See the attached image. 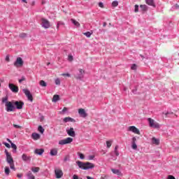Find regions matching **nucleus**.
<instances>
[{"instance_id":"bf43d9fd","label":"nucleus","mask_w":179,"mask_h":179,"mask_svg":"<svg viewBox=\"0 0 179 179\" xmlns=\"http://www.w3.org/2000/svg\"><path fill=\"white\" fill-rule=\"evenodd\" d=\"M6 61H7L8 62H9L10 59H9V56H6Z\"/></svg>"},{"instance_id":"4be33fe9","label":"nucleus","mask_w":179,"mask_h":179,"mask_svg":"<svg viewBox=\"0 0 179 179\" xmlns=\"http://www.w3.org/2000/svg\"><path fill=\"white\" fill-rule=\"evenodd\" d=\"M27 177L28 179H36V177L34 176V175H33V173L30 171H28V173H27Z\"/></svg>"},{"instance_id":"c756f323","label":"nucleus","mask_w":179,"mask_h":179,"mask_svg":"<svg viewBox=\"0 0 179 179\" xmlns=\"http://www.w3.org/2000/svg\"><path fill=\"white\" fill-rule=\"evenodd\" d=\"M111 145H113V140L106 141V148H108V149H110V148H111Z\"/></svg>"},{"instance_id":"f03ea898","label":"nucleus","mask_w":179,"mask_h":179,"mask_svg":"<svg viewBox=\"0 0 179 179\" xmlns=\"http://www.w3.org/2000/svg\"><path fill=\"white\" fill-rule=\"evenodd\" d=\"M78 169L81 170H92V169H94V164L91 162H83L80 161L76 162Z\"/></svg>"},{"instance_id":"774afa93","label":"nucleus","mask_w":179,"mask_h":179,"mask_svg":"<svg viewBox=\"0 0 179 179\" xmlns=\"http://www.w3.org/2000/svg\"><path fill=\"white\" fill-rule=\"evenodd\" d=\"M103 26V27H106V26H107V24L106 22H104Z\"/></svg>"},{"instance_id":"a18cd8bd","label":"nucleus","mask_w":179,"mask_h":179,"mask_svg":"<svg viewBox=\"0 0 179 179\" xmlns=\"http://www.w3.org/2000/svg\"><path fill=\"white\" fill-rule=\"evenodd\" d=\"M95 156L94 155H90L87 157V160H93L94 159Z\"/></svg>"},{"instance_id":"cd10ccee","label":"nucleus","mask_w":179,"mask_h":179,"mask_svg":"<svg viewBox=\"0 0 179 179\" xmlns=\"http://www.w3.org/2000/svg\"><path fill=\"white\" fill-rule=\"evenodd\" d=\"M4 172H5L6 176H9V174L10 173V169H9V166L5 167Z\"/></svg>"},{"instance_id":"864d4df0","label":"nucleus","mask_w":179,"mask_h":179,"mask_svg":"<svg viewBox=\"0 0 179 179\" xmlns=\"http://www.w3.org/2000/svg\"><path fill=\"white\" fill-rule=\"evenodd\" d=\"M99 8H104V4H103L102 2H99Z\"/></svg>"},{"instance_id":"0e129e2a","label":"nucleus","mask_w":179,"mask_h":179,"mask_svg":"<svg viewBox=\"0 0 179 179\" xmlns=\"http://www.w3.org/2000/svg\"><path fill=\"white\" fill-rule=\"evenodd\" d=\"M86 178H87V179H94V178H92V177H90V176H87Z\"/></svg>"},{"instance_id":"5fc2aeb1","label":"nucleus","mask_w":179,"mask_h":179,"mask_svg":"<svg viewBox=\"0 0 179 179\" xmlns=\"http://www.w3.org/2000/svg\"><path fill=\"white\" fill-rule=\"evenodd\" d=\"M114 153H115L116 157L120 156V152H118V150L114 151Z\"/></svg>"},{"instance_id":"603ef678","label":"nucleus","mask_w":179,"mask_h":179,"mask_svg":"<svg viewBox=\"0 0 179 179\" xmlns=\"http://www.w3.org/2000/svg\"><path fill=\"white\" fill-rule=\"evenodd\" d=\"M131 143H136V137H133L132 138Z\"/></svg>"},{"instance_id":"79ce46f5","label":"nucleus","mask_w":179,"mask_h":179,"mask_svg":"<svg viewBox=\"0 0 179 179\" xmlns=\"http://www.w3.org/2000/svg\"><path fill=\"white\" fill-rule=\"evenodd\" d=\"M78 156L80 159H81V160H83V159H85V155L80 152L78 153Z\"/></svg>"},{"instance_id":"39448f33","label":"nucleus","mask_w":179,"mask_h":179,"mask_svg":"<svg viewBox=\"0 0 179 179\" xmlns=\"http://www.w3.org/2000/svg\"><path fill=\"white\" fill-rule=\"evenodd\" d=\"M72 142H73V138H72L71 137H68L66 138L60 140L59 141V145H68L69 143H72Z\"/></svg>"},{"instance_id":"72a5a7b5","label":"nucleus","mask_w":179,"mask_h":179,"mask_svg":"<svg viewBox=\"0 0 179 179\" xmlns=\"http://www.w3.org/2000/svg\"><path fill=\"white\" fill-rule=\"evenodd\" d=\"M65 24L64 23V22L62 21H59L57 22V29L58 30V29H59V27L60 26H64Z\"/></svg>"},{"instance_id":"4d7b16f0","label":"nucleus","mask_w":179,"mask_h":179,"mask_svg":"<svg viewBox=\"0 0 179 179\" xmlns=\"http://www.w3.org/2000/svg\"><path fill=\"white\" fill-rule=\"evenodd\" d=\"M168 179H176V178L171 175L168 176Z\"/></svg>"},{"instance_id":"ea45409f","label":"nucleus","mask_w":179,"mask_h":179,"mask_svg":"<svg viewBox=\"0 0 179 179\" xmlns=\"http://www.w3.org/2000/svg\"><path fill=\"white\" fill-rule=\"evenodd\" d=\"M112 6H113L114 8L118 6V1H114L112 2Z\"/></svg>"},{"instance_id":"bb28decb","label":"nucleus","mask_w":179,"mask_h":179,"mask_svg":"<svg viewBox=\"0 0 179 179\" xmlns=\"http://www.w3.org/2000/svg\"><path fill=\"white\" fill-rule=\"evenodd\" d=\"M58 155V150L57 149H52L50 150V156H57Z\"/></svg>"},{"instance_id":"680f3d73","label":"nucleus","mask_w":179,"mask_h":179,"mask_svg":"<svg viewBox=\"0 0 179 179\" xmlns=\"http://www.w3.org/2000/svg\"><path fill=\"white\" fill-rule=\"evenodd\" d=\"M6 141H7V142H9V143H10V144L13 143L12 141H10V139H9V138H7Z\"/></svg>"},{"instance_id":"dca6fc26","label":"nucleus","mask_w":179,"mask_h":179,"mask_svg":"<svg viewBox=\"0 0 179 179\" xmlns=\"http://www.w3.org/2000/svg\"><path fill=\"white\" fill-rule=\"evenodd\" d=\"M111 171L113 173V174H116V176H118L119 177H122V173L121 171H120V169H112Z\"/></svg>"},{"instance_id":"b1692460","label":"nucleus","mask_w":179,"mask_h":179,"mask_svg":"<svg viewBox=\"0 0 179 179\" xmlns=\"http://www.w3.org/2000/svg\"><path fill=\"white\" fill-rule=\"evenodd\" d=\"M10 147L13 148V153H16L17 152V146L15 145V143H10Z\"/></svg>"},{"instance_id":"4468645a","label":"nucleus","mask_w":179,"mask_h":179,"mask_svg":"<svg viewBox=\"0 0 179 179\" xmlns=\"http://www.w3.org/2000/svg\"><path fill=\"white\" fill-rule=\"evenodd\" d=\"M23 59L22 57H17L16 61L14 62V66H17L18 65L20 66H22L23 65Z\"/></svg>"},{"instance_id":"e433bc0d","label":"nucleus","mask_w":179,"mask_h":179,"mask_svg":"<svg viewBox=\"0 0 179 179\" xmlns=\"http://www.w3.org/2000/svg\"><path fill=\"white\" fill-rule=\"evenodd\" d=\"M68 112V108L64 107L62 111L59 112V114H65Z\"/></svg>"},{"instance_id":"58836bf2","label":"nucleus","mask_w":179,"mask_h":179,"mask_svg":"<svg viewBox=\"0 0 179 179\" xmlns=\"http://www.w3.org/2000/svg\"><path fill=\"white\" fill-rule=\"evenodd\" d=\"M131 148L134 150H136V149H138V145L136 143H131Z\"/></svg>"},{"instance_id":"e2e57ef3","label":"nucleus","mask_w":179,"mask_h":179,"mask_svg":"<svg viewBox=\"0 0 179 179\" xmlns=\"http://www.w3.org/2000/svg\"><path fill=\"white\" fill-rule=\"evenodd\" d=\"M111 159L112 160H117V157H112Z\"/></svg>"},{"instance_id":"5701e85b","label":"nucleus","mask_w":179,"mask_h":179,"mask_svg":"<svg viewBox=\"0 0 179 179\" xmlns=\"http://www.w3.org/2000/svg\"><path fill=\"white\" fill-rule=\"evenodd\" d=\"M71 22L76 26V27H80V23L79 22L76 21L74 19H71Z\"/></svg>"},{"instance_id":"f257e3e1","label":"nucleus","mask_w":179,"mask_h":179,"mask_svg":"<svg viewBox=\"0 0 179 179\" xmlns=\"http://www.w3.org/2000/svg\"><path fill=\"white\" fill-rule=\"evenodd\" d=\"M8 99V96L3 97L1 99V103L5 104L6 111H7V113H13L16 110V106H15L13 101H9Z\"/></svg>"},{"instance_id":"37998d69","label":"nucleus","mask_w":179,"mask_h":179,"mask_svg":"<svg viewBox=\"0 0 179 179\" xmlns=\"http://www.w3.org/2000/svg\"><path fill=\"white\" fill-rule=\"evenodd\" d=\"M131 69H132V71H136V64H133L131 66Z\"/></svg>"},{"instance_id":"a878e982","label":"nucleus","mask_w":179,"mask_h":179,"mask_svg":"<svg viewBox=\"0 0 179 179\" xmlns=\"http://www.w3.org/2000/svg\"><path fill=\"white\" fill-rule=\"evenodd\" d=\"M59 101V95L55 94L53 96V98L52 99V101L53 103H57V101Z\"/></svg>"},{"instance_id":"c85d7f7f","label":"nucleus","mask_w":179,"mask_h":179,"mask_svg":"<svg viewBox=\"0 0 179 179\" xmlns=\"http://www.w3.org/2000/svg\"><path fill=\"white\" fill-rule=\"evenodd\" d=\"M140 9H141V10L143 12H146V10H148V6H146V5H141L140 6Z\"/></svg>"},{"instance_id":"9d476101","label":"nucleus","mask_w":179,"mask_h":179,"mask_svg":"<svg viewBox=\"0 0 179 179\" xmlns=\"http://www.w3.org/2000/svg\"><path fill=\"white\" fill-rule=\"evenodd\" d=\"M128 131L133 132L134 134H136L137 135H141V131H139V129H138L135 126L129 127Z\"/></svg>"},{"instance_id":"09e8293b","label":"nucleus","mask_w":179,"mask_h":179,"mask_svg":"<svg viewBox=\"0 0 179 179\" xmlns=\"http://www.w3.org/2000/svg\"><path fill=\"white\" fill-rule=\"evenodd\" d=\"M14 128H16L17 129H20L22 128V126H19L17 124H13Z\"/></svg>"},{"instance_id":"69168bd1","label":"nucleus","mask_w":179,"mask_h":179,"mask_svg":"<svg viewBox=\"0 0 179 179\" xmlns=\"http://www.w3.org/2000/svg\"><path fill=\"white\" fill-rule=\"evenodd\" d=\"M116 150H118V145H116V146L115 147V151H116Z\"/></svg>"},{"instance_id":"9b49d317","label":"nucleus","mask_w":179,"mask_h":179,"mask_svg":"<svg viewBox=\"0 0 179 179\" xmlns=\"http://www.w3.org/2000/svg\"><path fill=\"white\" fill-rule=\"evenodd\" d=\"M55 173L56 178H62V176H64V172H62V170L59 169H55Z\"/></svg>"},{"instance_id":"f8f14e48","label":"nucleus","mask_w":179,"mask_h":179,"mask_svg":"<svg viewBox=\"0 0 179 179\" xmlns=\"http://www.w3.org/2000/svg\"><path fill=\"white\" fill-rule=\"evenodd\" d=\"M66 132L69 136H72V138H75L76 136V133H75V130L73 129V127L67 129Z\"/></svg>"},{"instance_id":"20e7f679","label":"nucleus","mask_w":179,"mask_h":179,"mask_svg":"<svg viewBox=\"0 0 179 179\" xmlns=\"http://www.w3.org/2000/svg\"><path fill=\"white\" fill-rule=\"evenodd\" d=\"M148 121L151 128H155L156 129H159V128H160V124L157 122H155V120L149 117L148 118Z\"/></svg>"},{"instance_id":"de8ad7c7","label":"nucleus","mask_w":179,"mask_h":179,"mask_svg":"<svg viewBox=\"0 0 179 179\" xmlns=\"http://www.w3.org/2000/svg\"><path fill=\"white\" fill-rule=\"evenodd\" d=\"M69 156H66L64 159V162H69Z\"/></svg>"},{"instance_id":"393cba45","label":"nucleus","mask_w":179,"mask_h":179,"mask_svg":"<svg viewBox=\"0 0 179 179\" xmlns=\"http://www.w3.org/2000/svg\"><path fill=\"white\" fill-rule=\"evenodd\" d=\"M152 143L153 145H159L160 141L155 137L152 138Z\"/></svg>"},{"instance_id":"6e6552de","label":"nucleus","mask_w":179,"mask_h":179,"mask_svg":"<svg viewBox=\"0 0 179 179\" xmlns=\"http://www.w3.org/2000/svg\"><path fill=\"white\" fill-rule=\"evenodd\" d=\"M15 109L22 110L23 108V106H24V103L23 101H13Z\"/></svg>"},{"instance_id":"052dcab7","label":"nucleus","mask_w":179,"mask_h":179,"mask_svg":"<svg viewBox=\"0 0 179 179\" xmlns=\"http://www.w3.org/2000/svg\"><path fill=\"white\" fill-rule=\"evenodd\" d=\"M175 8H176V9H179V5L176 3L175 5Z\"/></svg>"},{"instance_id":"1a4fd4ad","label":"nucleus","mask_w":179,"mask_h":179,"mask_svg":"<svg viewBox=\"0 0 179 179\" xmlns=\"http://www.w3.org/2000/svg\"><path fill=\"white\" fill-rule=\"evenodd\" d=\"M8 87L13 93H18L19 92V87L15 85L14 84L9 83L8 84Z\"/></svg>"},{"instance_id":"2f4dec72","label":"nucleus","mask_w":179,"mask_h":179,"mask_svg":"<svg viewBox=\"0 0 179 179\" xmlns=\"http://www.w3.org/2000/svg\"><path fill=\"white\" fill-rule=\"evenodd\" d=\"M31 171H33V173H38V171H40V168L34 166L31 168Z\"/></svg>"},{"instance_id":"c03bdc74","label":"nucleus","mask_w":179,"mask_h":179,"mask_svg":"<svg viewBox=\"0 0 179 179\" xmlns=\"http://www.w3.org/2000/svg\"><path fill=\"white\" fill-rule=\"evenodd\" d=\"M55 85H61V80L59 78L55 80Z\"/></svg>"},{"instance_id":"2eb2a0df","label":"nucleus","mask_w":179,"mask_h":179,"mask_svg":"<svg viewBox=\"0 0 179 179\" xmlns=\"http://www.w3.org/2000/svg\"><path fill=\"white\" fill-rule=\"evenodd\" d=\"M78 114L82 117L83 118H86L87 117V113L83 108L78 109Z\"/></svg>"},{"instance_id":"aec40b11","label":"nucleus","mask_w":179,"mask_h":179,"mask_svg":"<svg viewBox=\"0 0 179 179\" xmlns=\"http://www.w3.org/2000/svg\"><path fill=\"white\" fill-rule=\"evenodd\" d=\"M31 138L34 139V141H38V139H40V134L37 133H33L31 134Z\"/></svg>"},{"instance_id":"6e6d98bb","label":"nucleus","mask_w":179,"mask_h":179,"mask_svg":"<svg viewBox=\"0 0 179 179\" xmlns=\"http://www.w3.org/2000/svg\"><path fill=\"white\" fill-rule=\"evenodd\" d=\"M73 179H79V176H78V175H73Z\"/></svg>"},{"instance_id":"6ab92c4d","label":"nucleus","mask_w":179,"mask_h":179,"mask_svg":"<svg viewBox=\"0 0 179 179\" xmlns=\"http://www.w3.org/2000/svg\"><path fill=\"white\" fill-rule=\"evenodd\" d=\"M64 122H75V119L71 117H64L63 120Z\"/></svg>"},{"instance_id":"0eeeda50","label":"nucleus","mask_w":179,"mask_h":179,"mask_svg":"<svg viewBox=\"0 0 179 179\" xmlns=\"http://www.w3.org/2000/svg\"><path fill=\"white\" fill-rule=\"evenodd\" d=\"M23 93H24L25 96H27L28 100H29V101H33V95L31 94V93L30 92V91L27 89H23L22 90Z\"/></svg>"},{"instance_id":"3c124183","label":"nucleus","mask_w":179,"mask_h":179,"mask_svg":"<svg viewBox=\"0 0 179 179\" xmlns=\"http://www.w3.org/2000/svg\"><path fill=\"white\" fill-rule=\"evenodd\" d=\"M25 79H26V78H24V76H22V77L21 78V79L19 80V83H22L23 82V80H25Z\"/></svg>"},{"instance_id":"7ed1b4c3","label":"nucleus","mask_w":179,"mask_h":179,"mask_svg":"<svg viewBox=\"0 0 179 179\" xmlns=\"http://www.w3.org/2000/svg\"><path fill=\"white\" fill-rule=\"evenodd\" d=\"M4 152L6 157V160L10 166V169H11V170H14V171H16V168H15V162L13 161V157H12V155H10L9 152H8V150H5Z\"/></svg>"},{"instance_id":"c9c22d12","label":"nucleus","mask_w":179,"mask_h":179,"mask_svg":"<svg viewBox=\"0 0 179 179\" xmlns=\"http://www.w3.org/2000/svg\"><path fill=\"white\" fill-rule=\"evenodd\" d=\"M134 12L135 13H138V12H139V6L138 4L134 6Z\"/></svg>"},{"instance_id":"49530a36","label":"nucleus","mask_w":179,"mask_h":179,"mask_svg":"<svg viewBox=\"0 0 179 179\" xmlns=\"http://www.w3.org/2000/svg\"><path fill=\"white\" fill-rule=\"evenodd\" d=\"M68 59H69V61H70V62L73 61V56H72V55H69Z\"/></svg>"},{"instance_id":"a211bd4d","label":"nucleus","mask_w":179,"mask_h":179,"mask_svg":"<svg viewBox=\"0 0 179 179\" xmlns=\"http://www.w3.org/2000/svg\"><path fill=\"white\" fill-rule=\"evenodd\" d=\"M34 153H35V155H38L39 156H41V155H43V153H44V149H43V148L36 149L34 150Z\"/></svg>"},{"instance_id":"4c0bfd02","label":"nucleus","mask_w":179,"mask_h":179,"mask_svg":"<svg viewBox=\"0 0 179 179\" xmlns=\"http://www.w3.org/2000/svg\"><path fill=\"white\" fill-rule=\"evenodd\" d=\"M25 37H27V34L25 33H22L19 35L20 38H25Z\"/></svg>"},{"instance_id":"338daca9","label":"nucleus","mask_w":179,"mask_h":179,"mask_svg":"<svg viewBox=\"0 0 179 179\" xmlns=\"http://www.w3.org/2000/svg\"><path fill=\"white\" fill-rule=\"evenodd\" d=\"M22 2H24V3H27V0H21Z\"/></svg>"},{"instance_id":"f704fd0d","label":"nucleus","mask_w":179,"mask_h":179,"mask_svg":"<svg viewBox=\"0 0 179 179\" xmlns=\"http://www.w3.org/2000/svg\"><path fill=\"white\" fill-rule=\"evenodd\" d=\"M38 131L41 132V134H44V128H43V126H38Z\"/></svg>"},{"instance_id":"ddd939ff","label":"nucleus","mask_w":179,"mask_h":179,"mask_svg":"<svg viewBox=\"0 0 179 179\" xmlns=\"http://www.w3.org/2000/svg\"><path fill=\"white\" fill-rule=\"evenodd\" d=\"M79 73L76 76V78H77L78 80H81V79H83V76L85 75V71L83 69H80Z\"/></svg>"},{"instance_id":"f3484780","label":"nucleus","mask_w":179,"mask_h":179,"mask_svg":"<svg viewBox=\"0 0 179 179\" xmlns=\"http://www.w3.org/2000/svg\"><path fill=\"white\" fill-rule=\"evenodd\" d=\"M22 159L23 162H30L31 160V157L27 156L26 154L22 155Z\"/></svg>"},{"instance_id":"412c9836","label":"nucleus","mask_w":179,"mask_h":179,"mask_svg":"<svg viewBox=\"0 0 179 179\" xmlns=\"http://www.w3.org/2000/svg\"><path fill=\"white\" fill-rule=\"evenodd\" d=\"M145 2L147 3V5H150V6H153V8L156 7L154 0H145Z\"/></svg>"},{"instance_id":"7c9ffc66","label":"nucleus","mask_w":179,"mask_h":179,"mask_svg":"<svg viewBox=\"0 0 179 179\" xmlns=\"http://www.w3.org/2000/svg\"><path fill=\"white\" fill-rule=\"evenodd\" d=\"M39 85L41 86H42V87H47V83H45V81L41 80L40 82H39Z\"/></svg>"},{"instance_id":"13d9d810","label":"nucleus","mask_w":179,"mask_h":179,"mask_svg":"<svg viewBox=\"0 0 179 179\" xmlns=\"http://www.w3.org/2000/svg\"><path fill=\"white\" fill-rule=\"evenodd\" d=\"M17 177L18 178H22V177H23V175H22V174H20V173H18V174H17Z\"/></svg>"},{"instance_id":"8fccbe9b","label":"nucleus","mask_w":179,"mask_h":179,"mask_svg":"<svg viewBox=\"0 0 179 179\" xmlns=\"http://www.w3.org/2000/svg\"><path fill=\"white\" fill-rule=\"evenodd\" d=\"M62 76H67L68 78H71V74L69 73H62Z\"/></svg>"},{"instance_id":"a19ab883","label":"nucleus","mask_w":179,"mask_h":179,"mask_svg":"<svg viewBox=\"0 0 179 179\" xmlns=\"http://www.w3.org/2000/svg\"><path fill=\"white\" fill-rule=\"evenodd\" d=\"M3 145H4L6 148L10 149V145L9 143H8L6 142H3Z\"/></svg>"},{"instance_id":"423d86ee","label":"nucleus","mask_w":179,"mask_h":179,"mask_svg":"<svg viewBox=\"0 0 179 179\" xmlns=\"http://www.w3.org/2000/svg\"><path fill=\"white\" fill-rule=\"evenodd\" d=\"M41 26L43 29H50L51 27V24H50V21L45 18L41 19Z\"/></svg>"},{"instance_id":"473e14b6","label":"nucleus","mask_w":179,"mask_h":179,"mask_svg":"<svg viewBox=\"0 0 179 179\" xmlns=\"http://www.w3.org/2000/svg\"><path fill=\"white\" fill-rule=\"evenodd\" d=\"M92 34H93V32H90V31H87L84 33V36H85L86 37H87V38H90V37L92 36Z\"/></svg>"}]
</instances>
